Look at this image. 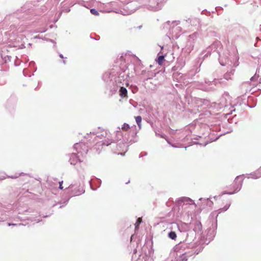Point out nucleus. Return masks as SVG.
Returning <instances> with one entry per match:
<instances>
[{
    "label": "nucleus",
    "instance_id": "1",
    "mask_svg": "<svg viewBox=\"0 0 261 261\" xmlns=\"http://www.w3.org/2000/svg\"><path fill=\"white\" fill-rule=\"evenodd\" d=\"M179 204H182V208L184 210L189 209L190 211H197L205 207L207 204L211 205L212 202L208 199L200 198L199 201L195 203L191 198L187 197H181L178 199Z\"/></svg>",
    "mask_w": 261,
    "mask_h": 261
},
{
    "label": "nucleus",
    "instance_id": "2",
    "mask_svg": "<svg viewBox=\"0 0 261 261\" xmlns=\"http://www.w3.org/2000/svg\"><path fill=\"white\" fill-rule=\"evenodd\" d=\"M242 184V181L241 180H240L239 177L236 178L235 180H234L232 185V186H233V187H234V189L233 190V191L229 193V194H233L234 193L239 191L241 189Z\"/></svg>",
    "mask_w": 261,
    "mask_h": 261
},
{
    "label": "nucleus",
    "instance_id": "3",
    "mask_svg": "<svg viewBox=\"0 0 261 261\" xmlns=\"http://www.w3.org/2000/svg\"><path fill=\"white\" fill-rule=\"evenodd\" d=\"M74 148L77 151V153L86 152L88 151L87 147L83 143H76L74 145Z\"/></svg>",
    "mask_w": 261,
    "mask_h": 261
},
{
    "label": "nucleus",
    "instance_id": "4",
    "mask_svg": "<svg viewBox=\"0 0 261 261\" xmlns=\"http://www.w3.org/2000/svg\"><path fill=\"white\" fill-rule=\"evenodd\" d=\"M119 92V95L122 98H127V91L125 88L121 87Z\"/></svg>",
    "mask_w": 261,
    "mask_h": 261
},
{
    "label": "nucleus",
    "instance_id": "5",
    "mask_svg": "<svg viewBox=\"0 0 261 261\" xmlns=\"http://www.w3.org/2000/svg\"><path fill=\"white\" fill-rule=\"evenodd\" d=\"M165 57L164 56H159L156 59V62L160 65H162L163 64V61L164 60Z\"/></svg>",
    "mask_w": 261,
    "mask_h": 261
},
{
    "label": "nucleus",
    "instance_id": "6",
    "mask_svg": "<svg viewBox=\"0 0 261 261\" xmlns=\"http://www.w3.org/2000/svg\"><path fill=\"white\" fill-rule=\"evenodd\" d=\"M254 175L255 176V178L261 177V167L254 172Z\"/></svg>",
    "mask_w": 261,
    "mask_h": 261
},
{
    "label": "nucleus",
    "instance_id": "7",
    "mask_svg": "<svg viewBox=\"0 0 261 261\" xmlns=\"http://www.w3.org/2000/svg\"><path fill=\"white\" fill-rule=\"evenodd\" d=\"M136 122L139 127L141 126V123L142 121V117L140 116L135 117Z\"/></svg>",
    "mask_w": 261,
    "mask_h": 261
},
{
    "label": "nucleus",
    "instance_id": "8",
    "mask_svg": "<svg viewBox=\"0 0 261 261\" xmlns=\"http://www.w3.org/2000/svg\"><path fill=\"white\" fill-rule=\"evenodd\" d=\"M130 128L129 125L125 123L122 125V129L124 131H127Z\"/></svg>",
    "mask_w": 261,
    "mask_h": 261
},
{
    "label": "nucleus",
    "instance_id": "9",
    "mask_svg": "<svg viewBox=\"0 0 261 261\" xmlns=\"http://www.w3.org/2000/svg\"><path fill=\"white\" fill-rule=\"evenodd\" d=\"M169 237L170 238L173 240L176 238V234L174 232L171 231L169 233Z\"/></svg>",
    "mask_w": 261,
    "mask_h": 261
},
{
    "label": "nucleus",
    "instance_id": "10",
    "mask_svg": "<svg viewBox=\"0 0 261 261\" xmlns=\"http://www.w3.org/2000/svg\"><path fill=\"white\" fill-rule=\"evenodd\" d=\"M141 222H142L141 218H139L137 219L136 223H135V228H136V229L138 228L139 224L141 223Z\"/></svg>",
    "mask_w": 261,
    "mask_h": 261
},
{
    "label": "nucleus",
    "instance_id": "11",
    "mask_svg": "<svg viewBox=\"0 0 261 261\" xmlns=\"http://www.w3.org/2000/svg\"><path fill=\"white\" fill-rule=\"evenodd\" d=\"M90 12L94 15H99V13L97 12V11L96 10H95V9H91L90 10Z\"/></svg>",
    "mask_w": 261,
    "mask_h": 261
},
{
    "label": "nucleus",
    "instance_id": "12",
    "mask_svg": "<svg viewBox=\"0 0 261 261\" xmlns=\"http://www.w3.org/2000/svg\"><path fill=\"white\" fill-rule=\"evenodd\" d=\"M59 184H60L59 189L61 190H62L63 189V187L62 186L63 181L60 182Z\"/></svg>",
    "mask_w": 261,
    "mask_h": 261
},
{
    "label": "nucleus",
    "instance_id": "13",
    "mask_svg": "<svg viewBox=\"0 0 261 261\" xmlns=\"http://www.w3.org/2000/svg\"><path fill=\"white\" fill-rule=\"evenodd\" d=\"M229 206V205H228V206H225L224 207V208H223V211H226V210L228 209V208Z\"/></svg>",
    "mask_w": 261,
    "mask_h": 261
},
{
    "label": "nucleus",
    "instance_id": "14",
    "mask_svg": "<svg viewBox=\"0 0 261 261\" xmlns=\"http://www.w3.org/2000/svg\"><path fill=\"white\" fill-rule=\"evenodd\" d=\"M41 220L40 219H37V220H35L34 221H35L36 222H39V221H40Z\"/></svg>",
    "mask_w": 261,
    "mask_h": 261
},
{
    "label": "nucleus",
    "instance_id": "15",
    "mask_svg": "<svg viewBox=\"0 0 261 261\" xmlns=\"http://www.w3.org/2000/svg\"><path fill=\"white\" fill-rule=\"evenodd\" d=\"M60 57L61 58H63V56H62V55H60Z\"/></svg>",
    "mask_w": 261,
    "mask_h": 261
},
{
    "label": "nucleus",
    "instance_id": "16",
    "mask_svg": "<svg viewBox=\"0 0 261 261\" xmlns=\"http://www.w3.org/2000/svg\"><path fill=\"white\" fill-rule=\"evenodd\" d=\"M259 84H261V78L260 79V80H259Z\"/></svg>",
    "mask_w": 261,
    "mask_h": 261
}]
</instances>
